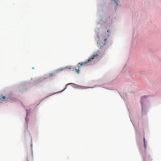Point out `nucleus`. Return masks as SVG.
I'll use <instances>...</instances> for the list:
<instances>
[{
	"mask_svg": "<svg viewBox=\"0 0 161 161\" xmlns=\"http://www.w3.org/2000/svg\"><path fill=\"white\" fill-rule=\"evenodd\" d=\"M71 69V67L70 66H67L64 67H63L58 69L57 70H63L67 69Z\"/></svg>",
	"mask_w": 161,
	"mask_h": 161,
	"instance_id": "obj_3",
	"label": "nucleus"
},
{
	"mask_svg": "<svg viewBox=\"0 0 161 161\" xmlns=\"http://www.w3.org/2000/svg\"><path fill=\"white\" fill-rule=\"evenodd\" d=\"M6 97L5 96L1 95L0 96V103L2 102V101L6 100Z\"/></svg>",
	"mask_w": 161,
	"mask_h": 161,
	"instance_id": "obj_4",
	"label": "nucleus"
},
{
	"mask_svg": "<svg viewBox=\"0 0 161 161\" xmlns=\"http://www.w3.org/2000/svg\"><path fill=\"white\" fill-rule=\"evenodd\" d=\"M76 72L77 74H79L80 73V71H76Z\"/></svg>",
	"mask_w": 161,
	"mask_h": 161,
	"instance_id": "obj_7",
	"label": "nucleus"
},
{
	"mask_svg": "<svg viewBox=\"0 0 161 161\" xmlns=\"http://www.w3.org/2000/svg\"><path fill=\"white\" fill-rule=\"evenodd\" d=\"M107 32H109V30H108V31H107Z\"/></svg>",
	"mask_w": 161,
	"mask_h": 161,
	"instance_id": "obj_8",
	"label": "nucleus"
},
{
	"mask_svg": "<svg viewBox=\"0 0 161 161\" xmlns=\"http://www.w3.org/2000/svg\"><path fill=\"white\" fill-rule=\"evenodd\" d=\"M100 57V55L98 53H95L93 54L91 57L89 58L85 62H82V63H79L77 65L76 68H73L72 69H75V70H80L79 69L80 68V67H84L86 66L87 65V64L89 63H90L91 61L93 60L94 59H97L98 58H99Z\"/></svg>",
	"mask_w": 161,
	"mask_h": 161,
	"instance_id": "obj_1",
	"label": "nucleus"
},
{
	"mask_svg": "<svg viewBox=\"0 0 161 161\" xmlns=\"http://www.w3.org/2000/svg\"><path fill=\"white\" fill-rule=\"evenodd\" d=\"M70 84H74L73 83H69L67 84V85H70Z\"/></svg>",
	"mask_w": 161,
	"mask_h": 161,
	"instance_id": "obj_6",
	"label": "nucleus"
},
{
	"mask_svg": "<svg viewBox=\"0 0 161 161\" xmlns=\"http://www.w3.org/2000/svg\"><path fill=\"white\" fill-rule=\"evenodd\" d=\"M103 38H104L103 42H102L101 40H99L98 41L97 44L98 45V47L101 48H102L105 44H106V40L107 37L109 36L108 34H107L106 33H104L102 35Z\"/></svg>",
	"mask_w": 161,
	"mask_h": 161,
	"instance_id": "obj_2",
	"label": "nucleus"
},
{
	"mask_svg": "<svg viewBox=\"0 0 161 161\" xmlns=\"http://www.w3.org/2000/svg\"><path fill=\"white\" fill-rule=\"evenodd\" d=\"M34 67H33V68H32V69H34Z\"/></svg>",
	"mask_w": 161,
	"mask_h": 161,
	"instance_id": "obj_9",
	"label": "nucleus"
},
{
	"mask_svg": "<svg viewBox=\"0 0 161 161\" xmlns=\"http://www.w3.org/2000/svg\"><path fill=\"white\" fill-rule=\"evenodd\" d=\"M143 140H144V146L145 148H146V145L145 144V138H143Z\"/></svg>",
	"mask_w": 161,
	"mask_h": 161,
	"instance_id": "obj_5",
	"label": "nucleus"
}]
</instances>
